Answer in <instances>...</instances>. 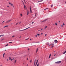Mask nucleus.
<instances>
[{"mask_svg": "<svg viewBox=\"0 0 66 66\" xmlns=\"http://www.w3.org/2000/svg\"><path fill=\"white\" fill-rule=\"evenodd\" d=\"M30 28V27H29L28 28H27L25 29H24L23 30H19V31H24V30H27V29H29V28Z\"/></svg>", "mask_w": 66, "mask_h": 66, "instance_id": "obj_1", "label": "nucleus"}, {"mask_svg": "<svg viewBox=\"0 0 66 66\" xmlns=\"http://www.w3.org/2000/svg\"><path fill=\"white\" fill-rule=\"evenodd\" d=\"M61 63V61H59L56 62L55 63V64H60Z\"/></svg>", "mask_w": 66, "mask_h": 66, "instance_id": "obj_2", "label": "nucleus"}, {"mask_svg": "<svg viewBox=\"0 0 66 66\" xmlns=\"http://www.w3.org/2000/svg\"><path fill=\"white\" fill-rule=\"evenodd\" d=\"M12 20H8L6 22V23H8V22H10L11 21H12Z\"/></svg>", "mask_w": 66, "mask_h": 66, "instance_id": "obj_3", "label": "nucleus"}, {"mask_svg": "<svg viewBox=\"0 0 66 66\" xmlns=\"http://www.w3.org/2000/svg\"><path fill=\"white\" fill-rule=\"evenodd\" d=\"M47 19H46L44 21H42V22H45V21H46V20H47Z\"/></svg>", "mask_w": 66, "mask_h": 66, "instance_id": "obj_4", "label": "nucleus"}, {"mask_svg": "<svg viewBox=\"0 0 66 66\" xmlns=\"http://www.w3.org/2000/svg\"><path fill=\"white\" fill-rule=\"evenodd\" d=\"M30 11L31 13H32V10H31V6L30 7Z\"/></svg>", "mask_w": 66, "mask_h": 66, "instance_id": "obj_5", "label": "nucleus"}, {"mask_svg": "<svg viewBox=\"0 0 66 66\" xmlns=\"http://www.w3.org/2000/svg\"><path fill=\"white\" fill-rule=\"evenodd\" d=\"M54 42L55 43H58V42L57 41V40H54Z\"/></svg>", "mask_w": 66, "mask_h": 66, "instance_id": "obj_6", "label": "nucleus"}, {"mask_svg": "<svg viewBox=\"0 0 66 66\" xmlns=\"http://www.w3.org/2000/svg\"><path fill=\"white\" fill-rule=\"evenodd\" d=\"M38 50V48H37L36 50V53H37V52Z\"/></svg>", "mask_w": 66, "mask_h": 66, "instance_id": "obj_7", "label": "nucleus"}, {"mask_svg": "<svg viewBox=\"0 0 66 66\" xmlns=\"http://www.w3.org/2000/svg\"><path fill=\"white\" fill-rule=\"evenodd\" d=\"M29 14V11H27V15H28Z\"/></svg>", "mask_w": 66, "mask_h": 66, "instance_id": "obj_8", "label": "nucleus"}, {"mask_svg": "<svg viewBox=\"0 0 66 66\" xmlns=\"http://www.w3.org/2000/svg\"><path fill=\"white\" fill-rule=\"evenodd\" d=\"M36 61V60L35 59V62H34V65H35V61Z\"/></svg>", "mask_w": 66, "mask_h": 66, "instance_id": "obj_9", "label": "nucleus"}, {"mask_svg": "<svg viewBox=\"0 0 66 66\" xmlns=\"http://www.w3.org/2000/svg\"><path fill=\"white\" fill-rule=\"evenodd\" d=\"M39 65V63H38L37 66H38Z\"/></svg>", "mask_w": 66, "mask_h": 66, "instance_id": "obj_10", "label": "nucleus"}, {"mask_svg": "<svg viewBox=\"0 0 66 66\" xmlns=\"http://www.w3.org/2000/svg\"><path fill=\"white\" fill-rule=\"evenodd\" d=\"M51 54H50V56H49V58L50 59V57L51 56Z\"/></svg>", "mask_w": 66, "mask_h": 66, "instance_id": "obj_11", "label": "nucleus"}, {"mask_svg": "<svg viewBox=\"0 0 66 66\" xmlns=\"http://www.w3.org/2000/svg\"><path fill=\"white\" fill-rule=\"evenodd\" d=\"M4 55H5V53H4V54H3V57H4Z\"/></svg>", "mask_w": 66, "mask_h": 66, "instance_id": "obj_12", "label": "nucleus"}, {"mask_svg": "<svg viewBox=\"0 0 66 66\" xmlns=\"http://www.w3.org/2000/svg\"><path fill=\"white\" fill-rule=\"evenodd\" d=\"M38 60H37V62H36V63L37 64V63H38Z\"/></svg>", "mask_w": 66, "mask_h": 66, "instance_id": "obj_13", "label": "nucleus"}, {"mask_svg": "<svg viewBox=\"0 0 66 66\" xmlns=\"http://www.w3.org/2000/svg\"><path fill=\"white\" fill-rule=\"evenodd\" d=\"M23 3L24 4V8H25V9H26V6H25V5H24V3Z\"/></svg>", "mask_w": 66, "mask_h": 66, "instance_id": "obj_14", "label": "nucleus"}, {"mask_svg": "<svg viewBox=\"0 0 66 66\" xmlns=\"http://www.w3.org/2000/svg\"><path fill=\"white\" fill-rule=\"evenodd\" d=\"M52 45H53V46L52 47V48H53V47H54V45L52 44Z\"/></svg>", "mask_w": 66, "mask_h": 66, "instance_id": "obj_15", "label": "nucleus"}, {"mask_svg": "<svg viewBox=\"0 0 66 66\" xmlns=\"http://www.w3.org/2000/svg\"><path fill=\"white\" fill-rule=\"evenodd\" d=\"M6 27H8V26H5L4 27V28H5Z\"/></svg>", "mask_w": 66, "mask_h": 66, "instance_id": "obj_16", "label": "nucleus"}, {"mask_svg": "<svg viewBox=\"0 0 66 66\" xmlns=\"http://www.w3.org/2000/svg\"><path fill=\"white\" fill-rule=\"evenodd\" d=\"M44 0H41V1H39V2H42V1H43Z\"/></svg>", "mask_w": 66, "mask_h": 66, "instance_id": "obj_17", "label": "nucleus"}, {"mask_svg": "<svg viewBox=\"0 0 66 66\" xmlns=\"http://www.w3.org/2000/svg\"><path fill=\"white\" fill-rule=\"evenodd\" d=\"M4 36V35H0V37H1V36Z\"/></svg>", "mask_w": 66, "mask_h": 66, "instance_id": "obj_18", "label": "nucleus"}, {"mask_svg": "<svg viewBox=\"0 0 66 66\" xmlns=\"http://www.w3.org/2000/svg\"><path fill=\"white\" fill-rule=\"evenodd\" d=\"M55 25H56V26H57V24L56 23H55Z\"/></svg>", "mask_w": 66, "mask_h": 66, "instance_id": "obj_19", "label": "nucleus"}, {"mask_svg": "<svg viewBox=\"0 0 66 66\" xmlns=\"http://www.w3.org/2000/svg\"><path fill=\"white\" fill-rule=\"evenodd\" d=\"M37 35H38V36H39L40 35H39V34H37Z\"/></svg>", "mask_w": 66, "mask_h": 66, "instance_id": "obj_20", "label": "nucleus"}, {"mask_svg": "<svg viewBox=\"0 0 66 66\" xmlns=\"http://www.w3.org/2000/svg\"><path fill=\"white\" fill-rule=\"evenodd\" d=\"M9 43H13V42H10Z\"/></svg>", "mask_w": 66, "mask_h": 66, "instance_id": "obj_21", "label": "nucleus"}, {"mask_svg": "<svg viewBox=\"0 0 66 66\" xmlns=\"http://www.w3.org/2000/svg\"><path fill=\"white\" fill-rule=\"evenodd\" d=\"M11 58L10 57H9V60H11Z\"/></svg>", "mask_w": 66, "mask_h": 66, "instance_id": "obj_22", "label": "nucleus"}, {"mask_svg": "<svg viewBox=\"0 0 66 66\" xmlns=\"http://www.w3.org/2000/svg\"><path fill=\"white\" fill-rule=\"evenodd\" d=\"M20 16H22V14H20Z\"/></svg>", "mask_w": 66, "mask_h": 66, "instance_id": "obj_23", "label": "nucleus"}, {"mask_svg": "<svg viewBox=\"0 0 66 66\" xmlns=\"http://www.w3.org/2000/svg\"><path fill=\"white\" fill-rule=\"evenodd\" d=\"M11 6H12V5H13V4H11Z\"/></svg>", "mask_w": 66, "mask_h": 66, "instance_id": "obj_24", "label": "nucleus"}, {"mask_svg": "<svg viewBox=\"0 0 66 66\" xmlns=\"http://www.w3.org/2000/svg\"><path fill=\"white\" fill-rule=\"evenodd\" d=\"M29 39V38H28L27 39H25L26 40H28V39Z\"/></svg>", "mask_w": 66, "mask_h": 66, "instance_id": "obj_25", "label": "nucleus"}, {"mask_svg": "<svg viewBox=\"0 0 66 66\" xmlns=\"http://www.w3.org/2000/svg\"><path fill=\"white\" fill-rule=\"evenodd\" d=\"M8 46V44H7L6 45H5V47H6V46Z\"/></svg>", "mask_w": 66, "mask_h": 66, "instance_id": "obj_26", "label": "nucleus"}, {"mask_svg": "<svg viewBox=\"0 0 66 66\" xmlns=\"http://www.w3.org/2000/svg\"><path fill=\"white\" fill-rule=\"evenodd\" d=\"M16 60H15L14 61V63H16Z\"/></svg>", "mask_w": 66, "mask_h": 66, "instance_id": "obj_27", "label": "nucleus"}, {"mask_svg": "<svg viewBox=\"0 0 66 66\" xmlns=\"http://www.w3.org/2000/svg\"><path fill=\"white\" fill-rule=\"evenodd\" d=\"M30 63H31L32 62V60H30Z\"/></svg>", "mask_w": 66, "mask_h": 66, "instance_id": "obj_28", "label": "nucleus"}, {"mask_svg": "<svg viewBox=\"0 0 66 66\" xmlns=\"http://www.w3.org/2000/svg\"><path fill=\"white\" fill-rule=\"evenodd\" d=\"M47 26H46L45 27V29H46V28H47Z\"/></svg>", "mask_w": 66, "mask_h": 66, "instance_id": "obj_29", "label": "nucleus"}, {"mask_svg": "<svg viewBox=\"0 0 66 66\" xmlns=\"http://www.w3.org/2000/svg\"><path fill=\"white\" fill-rule=\"evenodd\" d=\"M32 24H33V23H34V22H32Z\"/></svg>", "mask_w": 66, "mask_h": 66, "instance_id": "obj_30", "label": "nucleus"}, {"mask_svg": "<svg viewBox=\"0 0 66 66\" xmlns=\"http://www.w3.org/2000/svg\"><path fill=\"white\" fill-rule=\"evenodd\" d=\"M15 36H12V37H14Z\"/></svg>", "mask_w": 66, "mask_h": 66, "instance_id": "obj_31", "label": "nucleus"}, {"mask_svg": "<svg viewBox=\"0 0 66 66\" xmlns=\"http://www.w3.org/2000/svg\"><path fill=\"white\" fill-rule=\"evenodd\" d=\"M53 6V5H52L51 6V7H52Z\"/></svg>", "mask_w": 66, "mask_h": 66, "instance_id": "obj_32", "label": "nucleus"}, {"mask_svg": "<svg viewBox=\"0 0 66 66\" xmlns=\"http://www.w3.org/2000/svg\"><path fill=\"white\" fill-rule=\"evenodd\" d=\"M35 36H36V37H37V35H36Z\"/></svg>", "mask_w": 66, "mask_h": 66, "instance_id": "obj_33", "label": "nucleus"}, {"mask_svg": "<svg viewBox=\"0 0 66 66\" xmlns=\"http://www.w3.org/2000/svg\"><path fill=\"white\" fill-rule=\"evenodd\" d=\"M37 63H36V65H35V66H36V65H37Z\"/></svg>", "mask_w": 66, "mask_h": 66, "instance_id": "obj_34", "label": "nucleus"}, {"mask_svg": "<svg viewBox=\"0 0 66 66\" xmlns=\"http://www.w3.org/2000/svg\"><path fill=\"white\" fill-rule=\"evenodd\" d=\"M63 26H64V25H65V24H64V23H63Z\"/></svg>", "mask_w": 66, "mask_h": 66, "instance_id": "obj_35", "label": "nucleus"}, {"mask_svg": "<svg viewBox=\"0 0 66 66\" xmlns=\"http://www.w3.org/2000/svg\"><path fill=\"white\" fill-rule=\"evenodd\" d=\"M36 13L35 14V16H36Z\"/></svg>", "mask_w": 66, "mask_h": 66, "instance_id": "obj_36", "label": "nucleus"}, {"mask_svg": "<svg viewBox=\"0 0 66 66\" xmlns=\"http://www.w3.org/2000/svg\"><path fill=\"white\" fill-rule=\"evenodd\" d=\"M9 4H11V2L9 3Z\"/></svg>", "mask_w": 66, "mask_h": 66, "instance_id": "obj_37", "label": "nucleus"}, {"mask_svg": "<svg viewBox=\"0 0 66 66\" xmlns=\"http://www.w3.org/2000/svg\"><path fill=\"white\" fill-rule=\"evenodd\" d=\"M18 24V23H17L16 24V25H17V24Z\"/></svg>", "mask_w": 66, "mask_h": 66, "instance_id": "obj_38", "label": "nucleus"}, {"mask_svg": "<svg viewBox=\"0 0 66 66\" xmlns=\"http://www.w3.org/2000/svg\"><path fill=\"white\" fill-rule=\"evenodd\" d=\"M27 66H28V64H27Z\"/></svg>", "mask_w": 66, "mask_h": 66, "instance_id": "obj_39", "label": "nucleus"}, {"mask_svg": "<svg viewBox=\"0 0 66 66\" xmlns=\"http://www.w3.org/2000/svg\"><path fill=\"white\" fill-rule=\"evenodd\" d=\"M61 27H63V25H61Z\"/></svg>", "mask_w": 66, "mask_h": 66, "instance_id": "obj_40", "label": "nucleus"}, {"mask_svg": "<svg viewBox=\"0 0 66 66\" xmlns=\"http://www.w3.org/2000/svg\"><path fill=\"white\" fill-rule=\"evenodd\" d=\"M30 50V48H28V50Z\"/></svg>", "mask_w": 66, "mask_h": 66, "instance_id": "obj_41", "label": "nucleus"}, {"mask_svg": "<svg viewBox=\"0 0 66 66\" xmlns=\"http://www.w3.org/2000/svg\"><path fill=\"white\" fill-rule=\"evenodd\" d=\"M47 9H48V8L46 9H45V10H47Z\"/></svg>", "mask_w": 66, "mask_h": 66, "instance_id": "obj_42", "label": "nucleus"}, {"mask_svg": "<svg viewBox=\"0 0 66 66\" xmlns=\"http://www.w3.org/2000/svg\"><path fill=\"white\" fill-rule=\"evenodd\" d=\"M46 35H47V34H45V36H46Z\"/></svg>", "mask_w": 66, "mask_h": 66, "instance_id": "obj_43", "label": "nucleus"}, {"mask_svg": "<svg viewBox=\"0 0 66 66\" xmlns=\"http://www.w3.org/2000/svg\"><path fill=\"white\" fill-rule=\"evenodd\" d=\"M12 60H13V59H11V61H12Z\"/></svg>", "mask_w": 66, "mask_h": 66, "instance_id": "obj_44", "label": "nucleus"}, {"mask_svg": "<svg viewBox=\"0 0 66 66\" xmlns=\"http://www.w3.org/2000/svg\"><path fill=\"white\" fill-rule=\"evenodd\" d=\"M38 31H39H39H40V30H38Z\"/></svg>", "mask_w": 66, "mask_h": 66, "instance_id": "obj_45", "label": "nucleus"}, {"mask_svg": "<svg viewBox=\"0 0 66 66\" xmlns=\"http://www.w3.org/2000/svg\"><path fill=\"white\" fill-rule=\"evenodd\" d=\"M4 22V21H3V22L2 23H3Z\"/></svg>", "mask_w": 66, "mask_h": 66, "instance_id": "obj_46", "label": "nucleus"}, {"mask_svg": "<svg viewBox=\"0 0 66 66\" xmlns=\"http://www.w3.org/2000/svg\"><path fill=\"white\" fill-rule=\"evenodd\" d=\"M0 66H2V65H0Z\"/></svg>", "mask_w": 66, "mask_h": 66, "instance_id": "obj_47", "label": "nucleus"}, {"mask_svg": "<svg viewBox=\"0 0 66 66\" xmlns=\"http://www.w3.org/2000/svg\"><path fill=\"white\" fill-rule=\"evenodd\" d=\"M41 34V35H42V34H43V33H42Z\"/></svg>", "mask_w": 66, "mask_h": 66, "instance_id": "obj_48", "label": "nucleus"}, {"mask_svg": "<svg viewBox=\"0 0 66 66\" xmlns=\"http://www.w3.org/2000/svg\"><path fill=\"white\" fill-rule=\"evenodd\" d=\"M30 40H32V39H30Z\"/></svg>", "mask_w": 66, "mask_h": 66, "instance_id": "obj_49", "label": "nucleus"}, {"mask_svg": "<svg viewBox=\"0 0 66 66\" xmlns=\"http://www.w3.org/2000/svg\"><path fill=\"white\" fill-rule=\"evenodd\" d=\"M21 22H20L19 23H21Z\"/></svg>", "mask_w": 66, "mask_h": 66, "instance_id": "obj_50", "label": "nucleus"}, {"mask_svg": "<svg viewBox=\"0 0 66 66\" xmlns=\"http://www.w3.org/2000/svg\"><path fill=\"white\" fill-rule=\"evenodd\" d=\"M7 7H9V6H7Z\"/></svg>", "mask_w": 66, "mask_h": 66, "instance_id": "obj_51", "label": "nucleus"}, {"mask_svg": "<svg viewBox=\"0 0 66 66\" xmlns=\"http://www.w3.org/2000/svg\"><path fill=\"white\" fill-rule=\"evenodd\" d=\"M54 56H55V54L54 55Z\"/></svg>", "mask_w": 66, "mask_h": 66, "instance_id": "obj_52", "label": "nucleus"}, {"mask_svg": "<svg viewBox=\"0 0 66 66\" xmlns=\"http://www.w3.org/2000/svg\"><path fill=\"white\" fill-rule=\"evenodd\" d=\"M41 30L42 31V30H43V29H41Z\"/></svg>", "mask_w": 66, "mask_h": 66, "instance_id": "obj_53", "label": "nucleus"}, {"mask_svg": "<svg viewBox=\"0 0 66 66\" xmlns=\"http://www.w3.org/2000/svg\"><path fill=\"white\" fill-rule=\"evenodd\" d=\"M59 22H60V21H59Z\"/></svg>", "mask_w": 66, "mask_h": 66, "instance_id": "obj_54", "label": "nucleus"}, {"mask_svg": "<svg viewBox=\"0 0 66 66\" xmlns=\"http://www.w3.org/2000/svg\"><path fill=\"white\" fill-rule=\"evenodd\" d=\"M13 7H14V6H13Z\"/></svg>", "mask_w": 66, "mask_h": 66, "instance_id": "obj_55", "label": "nucleus"}, {"mask_svg": "<svg viewBox=\"0 0 66 66\" xmlns=\"http://www.w3.org/2000/svg\"><path fill=\"white\" fill-rule=\"evenodd\" d=\"M8 59H7V61H8Z\"/></svg>", "mask_w": 66, "mask_h": 66, "instance_id": "obj_56", "label": "nucleus"}, {"mask_svg": "<svg viewBox=\"0 0 66 66\" xmlns=\"http://www.w3.org/2000/svg\"><path fill=\"white\" fill-rule=\"evenodd\" d=\"M21 38V37H20V38Z\"/></svg>", "mask_w": 66, "mask_h": 66, "instance_id": "obj_57", "label": "nucleus"}, {"mask_svg": "<svg viewBox=\"0 0 66 66\" xmlns=\"http://www.w3.org/2000/svg\"><path fill=\"white\" fill-rule=\"evenodd\" d=\"M12 23L11 24H12Z\"/></svg>", "mask_w": 66, "mask_h": 66, "instance_id": "obj_58", "label": "nucleus"}, {"mask_svg": "<svg viewBox=\"0 0 66 66\" xmlns=\"http://www.w3.org/2000/svg\"><path fill=\"white\" fill-rule=\"evenodd\" d=\"M5 50V51H6V50Z\"/></svg>", "mask_w": 66, "mask_h": 66, "instance_id": "obj_59", "label": "nucleus"}, {"mask_svg": "<svg viewBox=\"0 0 66 66\" xmlns=\"http://www.w3.org/2000/svg\"><path fill=\"white\" fill-rule=\"evenodd\" d=\"M35 66V65H34V66Z\"/></svg>", "mask_w": 66, "mask_h": 66, "instance_id": "obj_60", "label": "nucleus"}, {"mask_svg": "<svg viewBox=\"0 0 66 66\" xmlns=\"http://www.w3.org/2000/svg\"><path fill=\"white\" fill-rule=\"evenodd\" d=\"M55 52V51H54V52Z\"/></svg>", "mask_w": 66, "mask_h": 66, "instance_id": "obj_61", "label": "nucleus"}, {"mask_svg": "<svg viewBox=\"0 0 66 66\" xmlns=\"http://www.w3.org/2000/svg\"><path fill=\"white\" fill-rule=\"evenodd\" d=\"M13 60H14V58H13Z\"/></svg>", "mask_w": 66, "mask_h": 66, "instance_id": "obj_62", "label": "nucleus"}, {"mask_svg": "<svg viewBox=\"0 0 66 66\" xmlns=\"http://www.w3.org/2000/svg\"><path fill=\"white\" fill-rule=\"evenodd\" d=\"M65 61H66V59H65Z\"/></svg>", "mask_w": 66, "mask_h": 66, "instance_id": "obj_63", "label": "nucleus"}, {"mask_svg": "<svg viewBox=\"0 0 66 66\" xmlns=\"http://www.w3.org/2000/svg\"><path fill=\"white\" fill-rule=\"evenodd\" d=\"M23 64H24V63H23Z\"/></svg>", "mask_w": 66, "mask_h": 66, "instance_id": "obj_64", "label": "nucleus"}]
</instances>
